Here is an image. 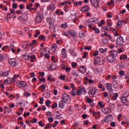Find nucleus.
Masks as SVG:
<instances>
[{"instance_id":"1","label":"nucleus","mask_w":129,"mask_h":129,"mask_svg":"<svg viewBox=\"0 0 129 129\" xmlns=\"http://www.w3.org/2000/svg\"><path fill=\"white\" fill-rule=\"evenodd\" d=\"M97 91V89L94 86L90 87L89 91L88 92V94L90 97H94V95L96 94Z\"/></svg>"},{"instance_id":"2","label":"nucleus","mask_w":129,"mask_h":129,"mask_svg":"<svg viewBox=\"0 0 129 129\" xmlns=\"http://www.w3.org/2000/svg\"><path fill=\"white\" fill-rule=\"evenodd\" d=\"M128 96L129 95H126V92H125L122 95L121 97L122 103L124 105H125L126 106H127V105H128V102H127V99H126V98H127Z\"/></svg>"},{"instance_id":"3","label":"nucleus","mask_w":129,"mask_h":129,"mask_svg":"<svg viewBox=\"0 0 129 129\" xmlns=\"http://www.w3.org/2000/svg\"><path fill=\"white\" fill-rule=\"evenodd\" d=\"M9 63L10 66H12V67H17V66L19 65V63H18V62H17V60H16L14 59H9Z\"/></svg>"},{"instance_id":"4","label":"nucleus","mask_w":129,"mask_h":129,"mask_svg":"<svg viewBox=\"0 0 129 129\" xmlns=\"http://www.w3.org/2000/svg\"><path fill=\"white\" fill-rule=\"evenodd\" d=\"M113 119V117L112 116V115L109 114L107 116L105 117V118H104L103 120L104 122H110V121H112Z\"/></svg>"},{"instance_id":"5","label":"nucleus","mask_w":129,"mask_h":129,"mask_svg":"<svg viewBox=\"0 0 129 129\" xmlns=\"http://www.w3.org/2000/svg\"><path fill=\"white\" fill-rule=\"evenodd\" d=\"M107 60L109 62V63H113L115 60H116V58L113 57L112 55L110 54V55H108L106 57Z\"/></svg>"},{"instance_id":"6","label":"nucleus","mask_w":129,"mask_h":129,"mask_svg":"<svg viewBox=\"0 0 129 129\" xmlns=\"http://www.w3.org/2000/svg\"><path fill=\"white\" fill-rule=\"evenodd\" d=\"M124 40H123V38L121 36H119L118 38H117L116 40V43L117 45H122Z\"/></svg>"},{"instance_id":"7","label":"nucleus","mask_w":129,"mask_h":129,"mask_svg":"<svg viewBox=\"0 0 129 129\" xmlns=\"http://www.w3.org/2000/svg\"><path fill=\"white\" fill-rule=\"evenodd\" d=\"M17 84L19 87H25L27 85L26 83L23 81H18Z\"/></svg>"},{"instance_id":"8","label":"nucleus","mask_w":129,"mask_h":129,"mask_svg":"<svg viewBox=\"0 0 129 129\" xmlns=\"http://www.w3.org/2000/svg\"><path fill=\"white\" fill-rule=\"evenodd\" d=\"M109 53L110 55L114 58H116V57H117V55H118V53L116 50H112Z\"/></svg>"},{"instance_id":"9","label":"nucleus","mask_w":129,"mask_h":129,"mask_svg":"<svg viewBox=\"0 0 129 129\" xmlns=\"http://www.w3.org/2000/svg\"><path fill=\"white\" fill-rule=\"evenodd\" d=\"M91 3L93 7L95 8H97L99 7V2H98V0H91Z\"/></svg>"},{"instance_id":"10","label":"nucleus","mask_w":129,"mask_h":129,"mask_svg":"<svg viewBox=\"0 0 129 129\" xmlns=\"http://www.w3.org/2000/svg\"><path fill=\"white\" fill-rule=\"evenodd\" d=\"M70 99V96L68 94H64L62 95V101L64 102H67Z\"/></svg>"},{"instance_id":"11","label":"nucleus","mask_w":129,"mask_h":129,"mask_svg":"<svg viewBox=\"0 0 129 129\" xmlns=\"http://www.w3.org/2000/svg\"><path fill=\"white\" fill-rule=\"evenodd\" d=\"M107 25H108L107 26L102 27V30H103V31H109V29H110V26H112V24L109 23V22H108Z\"/></svg>"},{"instance_id":"12","label":"nucleus","mask_w":129,"mask_h":129,"mask_svg":"<svg viewBox=\"0 0 129 129\" xmlns=\"http://www.w3.org/2000/svg\"><path fill=\"white\" fill-rule=\"evenodd\" d=\"M9 74H10V72L9 71L0 72V75L2 77H8V76H9Z\"/></svg>"},{"instance_id":"13","label":"nucleus","mask_w":129,"mask_h":129,"mask_svg":"<svg viewBox=\"0 0 129 129\" xmlns=\"http://www.w3.org/2000/svg\"><path fill=\"white\" fill-rule=\"evenodd\" d=\"M43 19V15H39L37 16V17L35 19V21L36 23H41L42 21V20Z\"/></svg>"},{"instance_id":"14","label":"nucleus","mask_w":129,"mask_h":129,"mask_svg":"<svg viewBox=\"0 0 129 129\" xmlns=\"http://www.w3.org/2000/svg\"><path fill=\"white\" fill-rule=\"evenodd\" d=\"M46 20H47V22L49 23L50 26H52V25H53V23L54 22V19L52 17H48Z\"/></svg>"},{"instance_id":"15","label":"nucleus","mask_w":129,"mask_h":129,"mask_svg":"<svg viewBox=\"0 0 129 129\" xmlns=\"http://www.w3.org/2000/svg\"><path fill=\"white\" fill-rule=\"evenodd\" d=\"M111 85L108 83H107L106 84V87L107 89V90H108V91H109L110 92H112V87H111Z\"/></svg>"},{"instance_id":"16","label":"nucleus","mask_w":129,"mask_h":129,"mask_svg":"<svg viewBox=\"0 0 129 129\" xmlns=\"http://www.w3.org/2000/svg\"><path fill=\"white\" fill-rule=\"evenodd\" d=\"M79 71L82 73V74H83L86 72V69H85V67L82 66L79 68Z\"/></svg>"},{"instance_id":"17","label":"nucleus","mask_w":129,"mask_h":129,"mask_svg":"<svg viewBox=\"0 0 129 129\" xmlns=\"http://www.w3.org/2000/svg\"><path fill=\"white\" fill-rule=\"evenodd\" d=\"M97 58L98 59V63L99 65L103 64V63H104V59H102L101 58H100V57H98V56Z\"/></svg>"},{"instance_id":"18","label":"nucleus","mask_w":129,"mask_h":129,"mask_svg":"<svg viewBox=\"0 0 129 129\" xmlns=\"http://www.w3.org/2000/svg\"><path fill=\"white\" fill-rule=\"evenodd\" d=\"M69 34H70V35H71L72 37H73V38H75L76 37V32H75V31H74V30H69Z\"/></svg>"},{"instance_id":"19","label":"nucleus","mask_w":129,"mask_h":129,"mask_svg":"<svg viewBox=\"0 0 129 129\" xmlns=\"http://www.w3.org/2000/svg\"><path fill=\"white\" fill-rule=\"evenodd\" d=\"M47 10L48 11H54V10H55V5L53 4L50 5L47 7Z\"/></svg>"},{"instance_id":"20","label":"nucleus","mask_w":129,"mask_h":129,"mask_svg":"<svg viewBox=\"0 0 129 129\" xmlns=\"http://www.w3.org/2000/svg\"><path fill=\"white\" fill-rule=\"evenodd\" d=\"M22 47L24 49H27L29 48V44L27 42H23L22 43Z\"/></svg>"},{"instance_id":"21","label":"nucleus","mask_w":129,"mask_h":129,"mask_svg":"<svg viewBox=\"0 0 129 129\" xmlns=\"http://www.w3.org/2000/svg\"><path fill=\"white\" fill-rule=\"evenodd\" d=\"M97 21H98V19L97 18H90L89 19V24H92L93 22H96Z\"/></svg>"},{"instance_id":"22","label":"nucleus","mask_w":129,"mask_h":129,"mask_svg":"<svg viewBox=\"0 0 129 129\" xmlns=\"http://www.w3.org/2000/svg\"><path fill=\"white\" fill-rule=\"evenodd\" d=\"M61 54L63 58H66V49H65V48H62Z\"/></svg>"},{"instance_id":"23","label":"nucleus","mask_w":129,"mask_h":129,"mask_svg":"<svg viewBox=\"0 0 129 129\" xmlns=\"http://www.w3.org/2000/svg\"><path fill=\"white\" fill-rule=\"evenodd\" d=\"M64 104L65 102H64L63 100H61L59 102L58 107H60L61 108H63V106H64Z\"/></svg>"},{"instance_id":"24","label":"nucleus","mask_w":129,"mask_h":129,"mask_svg":"<svg viewBox=\"0 0 129 129\" xmlns=\"http://www.w3.org/2000/svg\"><path fill=\"white\" fill-rule=\"evenodd\" d=\"M51 48H52V50L54 52L56 50H57V48H58V46L56 44H52Z\"/></svg>"},{"instance_id":"25","label":"nucleus","mask_w":129,"mask_h":129,"mask_svg":"<svg viewBox=\"0 0 129 129\" xmlns=\"http://www.w3.org/2000/svg\"><path fill=\"white\" fill-rule=\"evenodd\" d=\"M89 9V7L88 6H84L82 8V12L83 13H85V12H87Z\"/></svg>"},{"instance_id":"26","label":"nucleus","mask_w":129,"mask_h":129,"mask_svg":"<svg viewBox=\"0 0 129 129\" xmlns=\"http://www.w3.org/2000/svg\"><path fill=\"white\" fill-rule=\"evenodd\" d=\"M72 74L76 77H78V76H79V73H78V72L75 70L72 71Z\"/></svg>"},{"instance_id":"27","label":"nucleus","mask_w":129,"mask_h":129,"mask_svg":"<svg viewBox=\"0 0 129 129\" xmlns=\"http://www.w3.org/2000/svg\"><path fill=\"white\" fill-rule=\"evenodd\" d=\"M85 36V33L83 32H80L79 34V38H84Z\"/></svg>"},{"instance_id":"28","label":"nucleus","mask_w":129,"mask_h":129,"mask_svg":"<svg viewBox=\"0 0 129 129\" xmlns=\"http://www.w3.org/2000/svg\"><path fill=\"white\" fill-rule=\"evenodd\" d=\"M104 110H107L104 112V113H109V112H111V110H110V108L109 107H107L106 108L104 109Z\"/></svg>"},{"instance_id":"29","label":"nucleus","mask_w":129,"mask_h":129,"mask_svg":"<svg viewBox=\"0 0 129 129\" xmlns=\"http://www.w3.org/2000/svg\"><path fill=\"white\" fill-rule=\"evenodd\" d=\"M71 94L72 96H75L76 95V92L75 91V88L73 89V91H71Z\"/></svg>"},{"instance_id":"30","label":"nucleus","mask_w":129,"mask_h":129,"mask_svg":"<svg viewBox=\"0 0 129 129\" xmlns=\"http://www.w3.org/2000/svg\"><path fill=\"white\" fill-rule=\"evenodd\" d=\"M102 43L104 44V45H107V44H108V39L105 38L103 39Z\"/></svg>"},{"instance_id":"31","label":"nucleus","mask_w":129,"mask_h":129,"mask_svg":"<svg viewBox=\"0 0 129 129\" xmlns=\"http://www.w3.org/2000/svg\"><path fill=\"white\" fill-rule=\"evenodd\" d=\"M106 51H107V49L106 48H100L99 49V52H100V53H105L106 52Z\"/></svg>"},{"instance_id":"32","label":"nucleus","mask_w":129,"mask_h":129,"mask_svg":"<svg viewBox=\"0 0 129 129\" xmlns=\"http://www.w3.org/2000/svg\"><path fill=\"white\" fill-rule=\"evenodd\" d=\"M123 22L124 21L122 20H118L117 23V27H119V26L121 25V24H122V23H123Z\"/></svg>"},{"instance_id":"33","label":"nucleus","mask_w":129,"mask_h":129,"mask_svg":"<svg viewBox=\"0 0 129 129\" xmlns=\"http://www.w3.org/2000/svg\"><path fill=\"white\" fill-rule=\"evenodd\" d=\"M118 97V94H117V93H115L114 94V96L112 97V100H116V98Z\"/></svg>"},{"instance_id":"34","label":"nucleus","mask_w":129,"mask_h":129,"mask_svg":"<svg viewBox=\"0 0 129 129\" xmlns=\"http://www.w3.org/2000/svg\"><path fill=\"white\" fill-rule=\"evenodd\" d=\"M23 19L24 21H27V19H28V16L27 15H24L23 17L22 16H20L18 18V19Z\"/></svg>"},{"instance_id":"35","label":"nucleus","mask_w":129,"mask_h":129,"mask_svg":"<svg viewBox=\"0 0 129 129\" xmlns=\"http://www.w3.org/2000/svg\"><path fill=\"white\" fill-rule=\"evenodd\" d=\"M81 91L82 92V94H86L87 93L86 90H85L84 88H82L81 89Z\"/></svg>"},{"instance_id":"36","label":"nucleus","mask_w":129,"mask_h":129,"mask_svg":"<svg viewBox=\"0 0 129 129\" xmlns=\"http://www.w3.org/2000/svg\"><path fill=\"white\" fill-rule=\"evenodd\" d=\"M20 75H15L14 76L13 78H12V80H13V82H15L16 81V79L18 78V77H19Z\"/></svg>"},{"instance_id":"37","label":"nucleus","mask_w":129,"mask_h":129,"mask_svg":"<svg viewBox=\"0 0 129 129\" xmlns=\"http://www.w3.org/2000/svg\"><path fill=\"white\" fill-rule=\"evenodd\" d=\"M68 26L67 23H64L61 24V28H63L64 29H66Z\"/></svg>"},{"instance_id":"38","label":"nucleus","mask_w":129,"mask_h":129,"mask_svg":"<svg viewBox=\"0 0 129 129\" xmlns=\"http://www.w3.org/2000/svg\"><path fill=\"white\" fill-rule=\"evenodd\" d=\"M54 65L53 64H50L49 66V67L48 68V70H54L55 69V68H53L54 67Z\"/></svg>"},{"instance_id":"39","label":"nucleus","mask_w":129,"mask_h":129,"mask_svg":"<svg viewBox=\"0 0 129 129\" xmlns=\"http://www.w3.org/2000/svg\"><path fill=\"white\" fill-rule=\"evenodd\" d=\"M5 59H6V57H5V56H3V55H2L0 53V61L3 62L4 60H5Z\"/></svg>"},{"instance_id":"40","label":"nucleus","mask_w":129,"mask_h":129,"mask_svg":"<svg viewBox=\"0 0 129 129\" xmlns=\"http://www.w3.org/2000/svg\"><path fill=\"white\" fill-rule=\"evenodd\" d=\"M39 40H41L42 41H44L45 39V36H43V35H41L39 36Z\"/></svg>"},{"instance_id":"41","label":"nucleus","mask_w":129,"mask_h":129,"mask_svg":"<svg viewBox=\"0 0 129 129\" xmlns=\"http://www.w3.org/2000/svg\"><path fill=\"white\" fill-rule=\"evenodd\" d=\"M39 88H41L42 89V91H45V88H46V85H41Z\"/></svg>"},{"instance_id":"42","label":"nucleus","mask_w":129,"mask_h":129,"mask_svg":"<svg viewBox=\"0 0 129 129\" xmlns=\"http://www.w3.org/2000/svg\"><path fill=\"white\" fill-rule=\"evenodd\" d=\"M59 123V122L58 121H55L54 124H52V127H56V125Z\"/></svg>"},{"instance_id":"43","label":"nucleus","mask_w":129,"mask_h":129,"mask_svg":"<svg viewBox=\"0 0 129 129\" xmlns=\"http://www.w3.org/2000/svg\"><path fill=\"white\" fill-rule=\"evenodd\" d=\"M85 80H86V81H88V82H89V83H93V80H92V79L89 80V79H88L87 78V77H86V78H85Z\"/></svg>"},{"instance_id":"44","label":"nucleus","mask_w":129,"mask_h":129,"mask_svg":"<svg viewBox=\"0 0 129 129\" xmlns=\"http://www.w3.org/2000/svg\"><path fill=\"white\" fill-rule=\"evenodd\" d=\"M94 65H97V64H98V60L97 59V57L94 59Z\"/></svg>"},{"instance_id":"45","label":"nucleus","mask_w":129,"mask_h":129,"mask_svg":"<svg viewBox=\"0 0 129 129\" xmlns=\"http://www.w3.org/2000/svg\"><path fill=\"white\" fill-rule=\"evenodd\" d=\"M74 6H78V5H82V2L81 1H80L79 2H75L74 3Z\"/></svg>"},{"instance_id":"46","label":"nucleus","mask_w":129,"mask_h":129,"mask_svg":"<svg viewBox=\"0 0 129 129\" xmlns=\"http://www.w3.org/2000/svg\"><path fill=\"white\" fill-rule=\"evenodd\" d=\"M77 95H81V93H82V92H81V89H79L77 91Z\"/></svg>"},{"instance_id":"47","label":"nucleus","mask_w":129,"mask_h":129,"mask_svg":"<svg viewBox=\"0 0 129 129\" xmlns=\"http://www.w3.org/2000/svg\"><path fill=\"white\" fill-rule=\"evenodd\" d=\"M50 104H51V101L50 100H47L45 102V105L46 106H50Z\"/></svg>"},{"instance_id":"48","label":"nucleus","mask_w":129,"mask_h":129,"mask_svg":"<svg viewBox=\"0 0 129 129\" xmlns=\"http://www.w3.org/2000/svg\"><path fill=\"white\" fill-rule=\"evenodd\" d=\"M119 75H120V76H123V75H124V71H119Z\"/></svg>"},{"instance_id":"49","label":"nucleus","mask_w":129,"mask_h":129,"mask_svg":"<svg viewBox=\"0 0 129 129\" xmlns=\"http://www.w3.org/2000/svg\"><path fill=\"white\" fill-rule=\"evenodd\" d=\"M40 34V31H37L36 34H34V37L37 38Z\"/></svg>"},{"instance_id":"50","label":"nucleus","mask_w":129,"mask_h":129,"mask_svg":"<svg viewBox=\"0 0 129 129\" xmlns=\"http://www.w3.org/2000/svg\"><path fill=\"white\" fill-rule=\"evenodd\" d=\"M28 59H36V56L35 55H29Z\"/></svg>"},{"instance_id":"51","label":"nucleus","mask_w":129,"mask_h":129,"mask_svg":"<svg viewBox=\"0 0 129 129\" xmlns=\"http://www.w3.org/2000/svg\"><path fill=\"white\" fill-rule=\"evenodd\" d=\"M62 35L63 36H66V37H69V34H68V33L65 31L62 32Z\"/></svg>"},{"instance_id":"52","label":"nucleus","mask_w":129,"mask_h":129,"mask_svg":"<svg viewBox=\"0 0 129 129\" xmlns=\"http://www.w3.org/2000/svg\"><path fill=\"white\" fill-rule=\"evenodd\" d=\"M38 124H39V125H40V126H42V127L45 126V124H43V122H42V121H39L38 122Z\"/></svg>"},{"instance_id":"53","label":"nucleus","mask_w":129,"mask_h":129,"mask_svg":"<svg viewBox=\"0 0 129 129\" xmlns=\"http://www.w3.org/2000/svg\"><path fill=\"white\" fill-rule=\"evenodd\" d=\"M77 66V63L72 62V66L73 68H76Z\"/></svg>"},{"instance_id":"54","label":"nucleus","mask_w":129,"mask_h":129,"mask_svg":"<svg viewBox=\"0 0 129 129\" xmlns=\"http://www.w3.org/2000/svg\"><path fill=\"white\" fill-rule=\"evenodd\" d=\"M84 49L85 50H88L89 51L90 50H91V46H85Z\"/></svg>"},{"instance_id":"55","label":"nucleus","mask_w":129,"mask_h":129,"mask_svg":"<svg viewBox=\"0 0 129 129\" xmlns=\"http://www.w3.org/2000/svg\"><path fill=\"white\" fill-rule=\"evenodd\" d=\"M110 125L111 126H112V127H114V126H115V122H111L110 123Z\"/></svg>"},{"instance_id":"56","label":"nucleus","mask_w":129,"mask_h":129,"mask_svg":"<svg viewBox=\"0 0 129 129\" xmlns=\"http://www.w3.org/2000/svg\"><path fill=\"white\" fill-rule=\"evenodd\" d=\"M57 103H54L53 105L51 106V108H54V107H57Z\"/></svg>"},{"instance_id":"57","label":"nucleus","mask_w":129,"mask_h":129,"mask_svg":"<svg viewBox=\"0 0 129 129\" xmlns=\"http://www.w3.org/2000/svg\"><path fill=\"white\" fill-rule=\"evenodd\" d=\"M51 127H52V125L50 123H48L47 125L45 126V128H49H49H51Z\"/></svg>"},{"instance_id":"58","label":"nucleus","mask_w":129,"mask_h":129,"mask_svg":"<svg viewBox=\"0 0 129 129\" xmlns=\"http://www.w3.org/2000/svg\"><path fill=\"white\" fill-rule=\"evenodd\" d=\"M39 79V81L40 82H45V81H46V79H45L44 78H42V79Z\"/></svg>"},{"instance_id":"59","label":"nucleus","mask_w":129,"mask_h":129,"mask_svg":"<svg viewBox=\"0 0 129 129\" xmlns=\"http://www.w3.org/2000/svg\"><path fill=\"white\" fill-rule=\"evenodd\" d=\"M29 115H30V112L24 113L23 114V116H29Z\"/></svg>"},{"instance_id":"60","label":"nucleus","mask_w":129,"mask_h":129,"mask_svg":"<svg viewBox=\"0 0 129 129\" xmlns=\"http://www.w3.org/2000/svg\"><path fill=\"white\" fill-rule=\"evenodd\" d=\"M48 121H49V122H53V121H54V119L53 118V117H50L48 118Z\"/></svg>"},{"instance_id":"61","label":"nucleus","mask_w":129,"mask_h":129,"mask_svg":"<svg viewBox=\"0 0 129 129\" xmlns=\"http://www.w3.org/2000/svg\"><path fill=\"white\" fill-rule=\"evenodd\" d=\"M126 11L125 9H123V10L120 11L119 13L121 14V15H122V14H124Z\"/></svg>"},{"instance_id":"62","label":"nucleus","mask_w":129,"mask_h":129,"mask_svg":"<svg viewBox=\"0 0 129 129\" xmlns=\"http://www.w3.org/2000/svg\"><path fill=\"white\" fill-rule=\"evenodd\" d=\"M24 94L25 96H27V97L31 96V94L30 93H24Z\"/></svg>"},{"instance_id":"63","label":"nucleus","mask_w":129,"mask_h":129,"mask_svg":"<svg viewBox=\"0 0 129 129\" xmlns=\"http://www.w3.org/2000/svg\"><path fill=\"white\" fill-rule=\"evenodd\" d=\"M37 118H34V119H32L31 120V122L32 123H34V122H37Z\"/></svg>"},{"instance_id":"64","label":"nucleus","mask_w":129,"mask_h":129,"mask_svg":"<svg viewBox=\"0 0 129 129\" xmlns=\"http://www.w3.org/2000/svg\"><path fill=\"white\" fill-rule=\"evenodd\" d=\"M17 7V3H14L13 4V9H16Z\"/></svg>"}]
</instances>
